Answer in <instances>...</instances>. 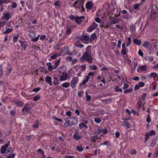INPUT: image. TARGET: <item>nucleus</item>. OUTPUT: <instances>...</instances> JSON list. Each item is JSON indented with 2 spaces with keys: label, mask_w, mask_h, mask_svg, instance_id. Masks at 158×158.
Instances as JSON below:
<instances>
[{
  "label": "nucleus",
  "mask_w": 158,
  "mask_h": 158,
  "mask_svg": "<svg viewBox=\"0 0 158 158\" xmlns=\"http://www.w3.org/2000/svg\"><path fill=\"white\" fill-rule=\"evenodd\" d=\"M158 17V9L156 5H153L152 6L150 18L152 20H155Z\"/></svg>",
  "instance_id": "1"
},
{
  "label": "nucleus",
  "mask_w": 158,
  "mask_h": 158,
  "mask_svg": "<svg viewBox=\"0 0 158 158\" xmlns=\"http://www.w3.org/2000/svg\"><path fill=\"white\" fill-rule=\"evenodd\" d=\"M156 43H149L148 41H146L144 42L143 46L144 47L148 48V45H149L150 50L151 51L154 52L156 50Z\"/></svg>",
  "instance_id": "2"
},
{
  "label": "nucleus",
  "mask_w": 158,
  "mask_h": 158,
  "mask_svg": "<svg viewBox=\"0 0 158 158\" xmlns=\"http://www.w3.org/2000/svg\"><path fill=\"white\" fill-rule=\"evenodd\" d=\"M84 3V0H76L73 4L75 9L77 8L84 10L85 9L83 7Z\"/></svg>",
  "instance_id": "3"
},
{
  "label": "nucleus",
  "mask_w": 158,
  "mask_h": 158,
  "mask_svg": "<svg viewBox=\"0 0 158 158\" xmlns=\"http://www.w3.org/2000/svg\"><path fill=\"white\" fill-rule=\"evenodd\" d=\"M83 58V60H87L88 63H91L92 60V58L90 55H89L88 52H85L84 53L82 57L81 58Z\"/></svg>",
  "instance_id": "4"
},
{
  "label": "nucleus",
  "mask_w": 158,
  "mask_h": 158,
  "mask_svg": "<svg viewBox=\"0 0 158 158\" xmlns=\"http://www.w3.org/2000/svg\"><path fill=\"white\" fill-rule=\"evenodd\" d=\"M77 38L82 41L84 43L86 44H88V42L89 40V37L86 35H82L79 36Z\"/></svg>",
  "instance_id": "5"
},
{
  "label": "nucleus",
  "mask_w": 158,
  "mask_h": 158,
  "mask_svg": "<svg viewBox=\"0 0 158 158\" xmlns=\"http://www.w3.org/2000/svg\"><path fill=\"white\" fill-rule=\"evenodd\" d=\"M98 26V25L95 22H93L87 29L86 31L89 32H91L92 31L95 29Z\"/></svg>",
  "instance_id": "6"
},
{
  "label": "nucleus",
  "mask_w": 158,
  "mask_h": 158,
  "mask_svg": "<svg viewBox=\"0 0 158 158\" xmlns=\"http://www.w3.org/2000/svg\"><path fill=\"white\" fill-rule=\"evenodd\" d=\"M27 106V105L24 106L22 109V111L23 112V113L24 115H26V114H25V111H26L28 114L29 113L31 114L32 113L31 108L28 107Z\"/></svg>",
  "instance_id": "7"
},
{
  "label": "nucleus",
  "mask_w": 158,
  "mask_h": 158,
  "mask_svg": "<svg viewBox=\"0 0 158 158\" xmlns=\"http://www.w3.org/2000/svg\"><path fill=\"white\" fill-rule=\"evenodd\" d=\"M78 78L77 77L74 78L72 80L71 82V86L73 89H74L77 85L78 80Z\"/></svg>",
  "instance_id": "8"
},
{
  "label": "nucleus",
  "mask_w": 158,
  "mask_h": 158,
  "mask_svg": "<svg viewBox=\"0 0 158 158\" xmlns=\"http://www.w3.org/2000/svg\"><path fill=\"white\" fill-rule=\"evenodd\" d=\"M69 119V120L70 123L71 124L70 125V127L72 125H75L77 124L78 123V120L77 118H68L66 120H68Z\"/></svg>",
  "instance_id": "9"
},
{
  "label": "nucleus",
  "mask_w": 158,
  "mask_h": 158,
  "mask_svg": "<svg viewBox=\"0 0 158 158\" xmlns=\"http://www.w3.org/2000/svg\"><path fill=\"white\" fill-rule=\"evenodd\" d=\"M85 19V17L84 16L80 17L76 16V18L75 21L78 24H80L84 21L83 20Z\"/></svg>",
  "instance_id": "10"
},
{
  "label": "nucleus",
  "mask_w": 158,
  "mask_h": 158,
  "mask_svg": "<svg viewBox=\"0 0 158 158\" xmlns=\"http://www.w3.org/2000/svg\"><path fill=\"white\" fill-rule=\"evenodd\" d=\"M10 141H9L7 143L5 144L4 145L1 147V152L2 154L5 153L7 148L10 145Z\"/></svg>",
  "instance_id": "11"
},
{
  "label": "nucleus",
  "mask_w": 158,
  "mask_h": 158,
  "mask_svg": "<svg viewBox=\"0 0 158 158\" xmlns=\"http://www.w3.org/2000/svg\"><path fill=\"white\" fill-rule=\"evenodd\" d=\"M68 74L66 72H64L62 73V75L60 77V80L61 81H65L67 79Z\"/></svg>",
  "instance_id": "12"
},
{
  "label": "nucleus",
  "mask_w": 158,
  "mask_h": 158,
  "mask_svg": "<svg viewBox=\"0 0 158 158\" xmlns=\"http://www.w3.org/2000/svg\"><path fill=\"white\" fill-rule=\"evenodd\" d=\"M46 65L48 67V69L49 71H51L53 70L56 69V67L55 66H52L51 62L47 63Z\"/></svg>",
  "instance_id": "13"
},
{
  "label": "nucleus",
  "mask_w": 158,
  "mask_h": 158,
  "mask_svg": "<svg viewBox=\"0 0 158 158\" xmlns=\"http://www.w3.org/2000/svg\"><path fill=\"white\" fill-rule=\"evenodd\" d=\"M97 134H100L102 133H103L105 134L107 133V131L106 129H101L99 128L98 131L96 132Z\"/></svg>",
  "instance_id": "14"
},
{
  "label": "nucleus",
  "mask_w": 158,
  "mask_h": 158,
  "mask_svg": "<svg viewBox=\"0 0 158 158\" xmlns=\"http://www.w3.org/2000/svg\"><path fill=\"white\" fill-rule=\"evenodd\" d=\"M45 82L51 86L52 85V78L49 76H47L45 79Z\"/></svg>",
  "instance_id": "15"
},
{
  "label": "nucleus",
  "mask_w": 158,
  "mask_h": 158,
  "mask_svg": "<svg viewBox=\"0 0 158 158\" xmlns=\"http://www.w3.org/2000/svg\"><path fill=\"white\" fill-rule=\"evenodd\" d=\"M13 150L12 148L11 147H9L8 148L5 155L8 156L7 155H9L8 154H11L13 153Z\"/></svg>",
  "instance_id": "16"
},
{
  "label": "nucleus",
  "mask_w": 158,
  "mask_h": 158,
  "mask_svg": "<svg viewBox=\"0 0 158 158\" xmlns=\"http://www.w3.org/2000/svg\"><path fill=\"white\" fill-rule=\"evenodd\" d=\"M119 20L115 17L112 18L110 21V24H113L116 23L118 22Z\"/></svg>",
  "instance_id": "17"
},
{
  "label": "nucleus",
  "mask_w": 158,
  "mask_h": 158,
  "mask_svg": "<svg viewBox=\"0 0 158 158\" xmlns=\"http://www.w3.org/2000/svg\"><path fill=\"white\" fill-rule=\"evenodd\" d=\"M10 15L9 13L5 14L4 15L3 18L4 19L8 20L10 18Z\"/></svg>",
  "instance_id": "18"
},
{
  "label": "nucleus",
  "mask_w": 158,
  "mask_h": 158,
  "mask_svg": "<svg viewBox=\"0 0 158 158\" xmlns=\"http://www.w3.org/2000/svg\"><path fill=\"white\" fill-rule=\"evenodd\" d=\"M133 42L135 44L140 45L141 44V41L140 40L135 39L133 40Z\"/></svg>",
  "instance_id": "19"
},
{
  "label": "nucleus",
  "mask_w": 158,
  "mask_h": 158,
  "mask_svg": "<svg viewBox=\"0 0 158 158\" xmlns=\"http://www.w3.org/2000/svg\"><path fill=\"white\" fill-rule=\"evenodd\" d=\"M97 34L95 33H94L91 35L90 38H89V40L90 42L92 41L95 39L97 38Z\"/></svg>",
  "instance_id": "20"
},
{
  "label": "nucleus",
  "mask_w": 158,
  "mask_h": 158,
  "mask_svg": "<svg viewBox=\"0 0 158 158\" xmlns=\"http://www.w3.org/2000/svg\"><path fill=\"white\" fill-rule=\"evenodd\" d=\"M54 80L53 81V84L54 85H58L59 84L58 80L56 77H54L53 78Z\"/></svg>",
  "instance_id": "21"
},
{
  "label": "nucleus",
  "mask_w": 158,
  "mask_h": 158,
  "mask_svg": "<svg viewBox=\"0 0 158 158\" xmlns=\"http://www.w3.org/2000/svg\"><path fill=\"white\" fill-rule=\"evenodd\" d=\"M13 30V27L11 26V28H8L3 32L4 34H6L11 32Z\"/></svg>",
  "instance_id": "22"
},
{
  "label": "nucleus",
  "mask_w": 158,
  "mask_h": 158,
  "mask_svg": "<svg viewBox=\"0 0 158 158\" xmlns=\"http://www.w3.org/2000/svg\"><path fill=\"white\" fill-rule=\"evenodd\" d=\"M93 4L92 2L89 1L87 2L85 5V7L87 9H90L92 6Z\"/></svg>",
  "instance_id": "23"
},
{
  "label": "nucleus",
  "mask_w": 158,
  "mask_h": 158,
  "mask_svg": "<svg viewBox=\"0 0 158 158\" xmlns=\"http://www.w3.org/2000/svg\"><path fill=\"white\" fill-rule=\"evenodd\" d=\"M128 51V50L126 48H123L121 51V53L123 55H125L126 54Z\"/></svg>",
  "instance_id": "24"
},
{
  "label": "nucleus",
  "mask_w": 158,
  "mask_h": 158,
  "mask_svg": "<svg viewBox=\"0 0 158 158\" xmlns=\"http://www.w3.org/2000/svg\"><path fill=\"white\" fill-rule=\"evenodd\" d=\"M141 5L140 3L139 4H135L134 5V9L137 10H139L140 9V6Z\"/></svg>",
  "instance_id": "25"
},
{
  "label": "nucleus",
  "mask_w": 158,
  "mask_h": 158,
  "mask_svg": "<svg viewBox=\"0 0 158 158\" xmlns=\"http://www.w3.org/2000/svg\"><path fill=\"white\" fill-rule=\"evenodd\" d=\"M40 123V122L38 120H36L35 121V123H34L33 125H32V127L35 128H37L39 127V123Z\"/></svg>",
  "instance_id": "26"
},
{
  "label": "nucleus",
  "mask_w": 158,
  "mask_h": 158,
  "mask_svg": "<svg viewBox=\"0 0 158 158\" xmlns=\"http://www.w3.org/2000/svg\"><path fill=\"white\" fill-rule=\"evenodd\" d=\"M79 126L81 129L83 127H85L86 128H87L88 127L87 126L83 123H81L79 125Z\"/></svg>",
  "instance_id": "27"
},
{
  "label": "nucleus",
  "mask_w": 158,
  "mask_h": 158,
  "mask_svg": "<svg viewBox=\"0 0 158 158\" xmlns=\"http://www.w3.org/2000/svg\"><path fill=\"white\" fill-rule=\"evenodd\" d=\"M85 94L86 98V102H87L88 101H90L91 99V97L90 96L88 95V92H87V91H86Z\"/></svg>",
  "instance_id": "28"
},
{
  "label": "nucleus",
  "mask_w": 158,
  "mask_h": 158,
  "mask_svg": "<svg viewBox=\"0 0 158 158\" xmlns=\"http://www.w3.org/2000/svg\"><path fill=\"white\" fill-rule=\"evenodd\" d=\"M114 90L115 92H122V89L121 88H119V87L116 85L114 87Z\"/></svg>",
  "instance_id": "29"
},
{
  "label": "nucleus",
  "mask_w": 158,
  "mask_h": 158,
  "mask_svg": "<svg viewBox=\"0 0 158 158\" xmlns=\"http://www.w3.org/2000/svg\"><path fill=\"white\" fill-rule=\"evenodd\" d=\"M126 118H124L123 119V120H124L123 123L125 125L127 126V128H129L130 127L129 124V123L126 120Z\"/></svg>",
  "instance_id": "30"
},
{
  "label": "nucleus",
  "mask_w": 158,
  "mask_h": 158,
  "mask_svg": "<svg viewBox=\"0 0 158 158\" xmlns=\"http://www.w3.org/2000/svg\"><path fill=\"white\" fill-rule=\"evenodd\" d=\"M70 85V83L68 82H65L62 84V86L64 88H68L69 86Z\"/></svg>",
  "instance_id": "31"
},
{
  "label": "nucleus",
  "mask_w": 158,
  "mask_h": 158,
  "mask_svg": "<svg viewBox=\"0 0 158 158\" xmlns=\"http://www.w3.org/2000/svg\"><path fill=\"white\" fill-rule=\"evenodd\" d=\"M76 149L79 152H81L83 151V150L82 145L77 146L76 147Z\"/></svg>",
  "instance_id": "32"
},
{
  "label": "nucleus",
  "mask_w": 158,
  "mask_h": 158,
  "mask_svg": "<svg viewBox=\"0 0 158 158\" xmlns=\"http://www.w3.org/2000/svg\"><path fill=\"white\" fill-rule=\"evenodd\" d=\"M142 101L141 98H140V100L139 102L137 104L138 108H140L142 107Z\"/></svg>",
  "instance_id": "33"
},
{
  "label": "nucleus",
  "mask_w": 158,
  "mask_h": 158,
  "mask_svg": "<svg viewBox=\"0 0 158 158\" xmlns=\"http://www.w3.org/2000/svg\"><path fill=\"white\" fill-rule=\"evenodd\" d=\"M94 121L96 123H99L101 122V118H94Z\"/></svg>",
  "instance_id": "34"
},
{
  "label": "nucleus",
  "mask_w": 158,
  "mask_h": 158,
  "mask_svg": "<svg viewBox=\"0 0 158 158\" xmlns=\"http://www.w3.org/2000/svg\"><path fill=\"white\" fill-rule=\"evenodd\" d=\"M11 0H0V3H8L11 2Z\"/></svg>",
  "instance_id": "35"
},
{
  "label": "nucleus",
  "mask_w": 158,
  "mask_h": 158,
  "mask_svg": "<svg viewBox=\"0 0 158 158\" xmlns=\"http://www.w3.org/2000/svg\"><path fill=\"white\" fill-rule=\"evenodd\" d=\"M69 123L70 122L68 120H67L64 124V127H66L69 126L70 125Z\"/></svg>",
  "instance_id": "36"
},
{
  "label": "nucleus",
  "mask_w": 158,
  "mask_h": 158,
  "mask_svg": "<svg viewBox=\"0 0 158 158\" xmlns=\"http://www.w3.org/2000/svg\"><path fill=\"white\" fill-rule=\"evenodd\" d=\"M157 140V139L156 138H154L153 139V140H152V142L151 143V147H152L154 146V145H155V143H156Z\"/></svg>",
  "instance_id": "37"
},
{
  "label": "nucleus",
  "mask_w": 158,
  "mask_h": 158,
  "mask_svg": "<svg viewBox=\"0 0 158 158\" xmlns=\"http://www.w3.org/2000/svg\"><path fill=\"white\" fill-rule=\"evenodd\" d=\"M145 135L146 136V137L145 138V142H146L148 140V139H149V136H150L149 135V132H147L145 134Z\"/></svg>",
  "instance_id": "38"
},
{
  "label": "nucleus",
  "mask_w": 158,
  "mask_h": 158,
  "mask_svg": "<svg viewBox=\"0 0 158 158\" xmlns=\"http://www.w3.org/2000/svg\"><path fill=\"white\" fill-rule=\"evenodd\" d=\"M73 138L76 140H78L81 138V136H80L78 135V134H74L73 135Z\"/></svg>",
  "instance_id": "39"
},
{
  "label": "nucleus",
  "mask_w": 158,
  "mask_h": 158,
  "mask_svg": "<svg viewBox=\"0 0 158 158\" xmlns=\"http://www.w3.org/2000/svg\"><path fill=\"white\" fill-rule=\"evenodd\" d=\"M41 97L40 95H37L35 96L33 98L34 101H36L38 100Z\"/></svg>",
  "instance_id": "40"
},
{
  "label": "nucleus",
  "mask_w": 158,
  "mask_h": 158,
  "mask_svg": "<svg viewBox=\"0 0 158 158\" xmlns=\"http://www.w3.org/2000/svg\"><path fill=\"white\" fill-rule=\"evenodd\" d=\"M60 61V59H58L57 60H56L55 61V65H54V66L55 67H56V69L57 68V67L58 66V65L59 64Z\"/></svg>",
  "instance_id": "41"
},
{
  "label": "nucleus",
  "mask_w": 158,
  "mask_h": 158,
  "mask_svg": "<svg viewBox=\"0 0 158 158\" xmlns=\"http://www.w3.org/2000/svg\"><path fill=\"white\" fill-rule=\"evenodd\" d=\"M57 56V55L56 54H54L52 56H51V59H49V61H51L52 60H54L56 59Z\"/></svg>",
  "instance_id": "42"
},
{
  "label": "nucleus",
  "mask_w": 158,
  "mask_h": 158,
  "mask_svg": "<svg viewBox=\"0 0 158 158\" xmlns=\"http://www.w3.org/2000/svg\"><path fill=\"white\" fill-rule=\"evenodd\" d=\"M8 155H7L8 156H7L6 158H14L15 154V153H14L12 154H8Z\"/></svg>",
  "instance_id": "43"
},
{
  "label": "nucleus",
  "mask_w": 158,
  "mask_h": 158,
  "mask_svg": "<svg viewBox=\"0 0 158 158\" xmlns=\"http://www.w3.org/2000/svg\"><path fill=\"white\" fill-rule=\"evenodd\" d=\"M157 74L155 73H152L150 74V77H155L157 76Z\"/></svg>",
  "instance_id": "44"
},
{
  "label": "nucleus",
  "mask_w": 158,
  "mask_h": 158,
  "mask_svg": "<svg viewBox=\"0 0 158 158\" xmlns=\"http://www.w3.org/2000/svg\"><path fill=\"white\" fill-rule=\"evenodd\" d=\"M149 132V135L150 136H152L153 135H154L156 134V132L155 131L153 130H151Z\"/></svg>",
  "instance_id": "45"
},
{
  "label": "nucleus",
  "mask_w": 158,
  "mask_h": 158,
  "mask_svg": "<svg viewBox=\"0 0 158 158\" xmlns=\"http://www.w3.org/2000/svg\"><path fill=\"white\" fill-rule=\"evenodd\" d=\"M132 90V89L131 88L125 90L124 91V93L125 94H127L131 92Z\"/></svg>",
  "instance_id": "46"
},
{
  "label": "nucleus",
  "mask_w": 158,
  "mask_h": 158,
  "mask_svg": "<svg viewBox=\"0 0 158 158\" xmlns=\"http://www.w3.org/2000/svg\"><path fill=\"white\" fill-rule=\"evenodd\" d=\"M25 41H23V43H22L21 44V46L22 47H23V49L24 50H25L27 48V46L25 44H24Z\"/></svg>",
  "instance_id": "47"
},
{
  "label": "nucleus",
  "mask_w": 158,
  "mask_h": 158,
  "mask_svg": "<svg viewBox=\"0 0 158 158\" xmlns=\"http://www.w3.org/2000/svg\"><path fill=\"white\" fill-rule=\"evenodd\" d=\"M110 4H108L107 5V7H106V10L107 12H111L110 11V10H109V9L110 8Z\"/></svg>",
  "instance_id": "48"
},
{
  "label": "nucleus",
  "mask_w": 158,
  "mask_h": 158,
  "mask_svg": "<svg viewBox=\"0 0 158 158\" xmlns=\"http://www.w3.org/2000/svg\"><path fill=\"white\" fill-rule=\"evenodd\" d=\"M2 68L1 65H0V78L2 76L3 70Z\"/></svg>",
  "instance_id": "49"
},
{
  "label": "nucleus",
  "mask_w": 158,
  "mask_h": 158,
  "mask_svg": "<svg viewBox=\"0 0 158 158\" xmlns=\"http://www.w3.org/2000/svg\"><path fill=\"white\" fill-rule=\"evenodd\" d=\"M146 121L148 123H149L151 121V119L149 114H148L146 118Z\"/></svg>",
  "instance_id": "50"
},
{
  "label": "nucleus",
  "mask_w": 158,
  "mask_h": 158,
  "mask_svg": "<svg viewBox=\"0 0 158 158\" xmlns=\"http://www.w3.org/2000/svg\"><path fill=\"white\" fill-rule=\"evenodd\" d=\"M16 105L17 106H22V105L23 104V102L22 101H19L18 102L16 103Z\"/></svg>",
  "instance_id": "51"
},
{
  "label": "nucleus",
  "mask_w": 158,
  "mask_h": 158,
  "mask_svg": "<svg viewBox=\"0 0 158 158\" xmlns=\"http://www.w3.org/2000/svg\"><path fill=\"white\" fill-rule=\"evenodd\" d=\"M127 39L129 41H128V43L127 44V46L128 47L129 45L131 44V38L130 37L128 38Z\"/></svg>",
  "instance_id": "52"
},
{
  "label": "nucleus",
  "mask_w": 158,
  "mask_h": 158,
  "mask_svg": "<svg viewBox=\"0 0 158 158\" xmlns=\"http://www.w3.org/2000/svg\"><path fill=\"white\" fill-rule=\"evenodd\" d=\"M69 18L72 20L74 19L76 20V17H74L73 15H71L69 16Z\"/></svg>",
  "instance_id": "53"
},
{
  "label": "nucleus",
  "mask_w": 158,
  "mask_h": 158,
  "mask_svg": "<svg viewBox=\"0 0 158 158\" xmlns=\"http://www.w3.org/2000/svg\"><path fill=\"white\" fill-rule=\"evenodd\" d=\"M40 89V87H37L35 88L34 89L32 90L33 92H38Z\"/></svg>",
  "instance_id": "54"
},
{
  "label": "nucleus",
  "mask_w": 158,
  "mask_h": 158,
  "mask_svg": "<svg viewBox=\"0 0 158 158\" xmlns=\"http://www.w3.org/2000/svg\"><path fill=\"white\" fill-rule=\"evenodd\" d=\"M140 69L142 71H144L146 70L147 67L145 65H143L140 67Z\"/></svg>",
  "instance_id": "55"
},
{
  "label": "nucleus",
  "mask_w": 158,
  "mask_h": 158,
  "mask_svg": "<svg viewBox=\"0 0 158 158\" xmlns=\"http://www.w3.org/2000/svg\"><path fill=\"white\" fill-rule=\"evenodd\" d=\"M18 39V36H15L13 37V40L14 42H16L17 41Z\"/></svg>",
  "instance_id": "56"
},
{
  "label": "nucleus",
  "mask_w": 158,
  "mask_h": 158,
  "mask_svg": "<svg viewBox=\"0 0 158 158\" xmlns=\"http://www.w3.org/2000/svg\"><path fill=\"white\" fill-rule=\"evenodd\" d=\"M37 152H39L40 154H42L43 156H44V152L41 149H39L37 150Z\"/></svg>",
  "instance_id": "57"
},
{
  "label": "nucleus",
  "mask_w": 158,
  "mask_h": 158,
  "mask_svg": "<svg viewBox=\"0 0 158 158\" xmlns=\"http://www.w3.org/2000/svg\"><path fill=\"white\" fill-rule=\"evenodd\" d=\"M139 86L140 87H143L144 86L145 84L144 82H140L139 83Z\"/></svg>",
  "instance_id": "58"
},
{
  "label": "nucleus",
  "mask_w": 158,
  "mask_h": 158,
  "mask_svg": "<svg viewBox=\"0 0 158 158\" xmlns=\"http://www.w3.org/2000/svg\"><path fill=\"white\" fill-rule=\"evenodd\" d=\"M97 139V138L95 136L92 137L91 139V141L95 142L96 141Z\"/></svg>",
  "instance_id": "59"
},
{
  "label": "nucleus",
  "mask_w": 158,
  "mask_h": 158,
  "mask_svg": "<svg viewBox=\"0 0 158 158\" xmlns=\"http://www.w3.org/2000/svg\"><path fill=\"white\" fill-rule=\"evenodd\" d=\"M128 86L129 85L128 84L124 82V85L123 86V89H126L128 88Z\"/></svg>",
  "instance_id": "60"
},
{
  "label": "nucleus",
  "mask_w": 158,
  "mask_h": 158,
  "mask_svg": "<svg viewBox=\"0 0 158 158\" xmlns=\"http://www.w3.org/2000/svg\"><path fill=\"white\" fill-rule=\"evenodd\" d=\"M60 2L59 1L55 2L54 4V6H59Z\"/></svg>",
  "instance_id": "61"
},
{
  "label": "nucleus",
  "mask_w": 158,
  "mask_h": 158,
  "mask_svg": "<svg viewBox=\"0 0 158 158\" xmlns=\"http://www.w3.org/2000/svg\"><path fill=\"white\" fill-rule=\"evenodd\" d=\"M122 41L120 39H119L118 40V44L117 45V47L118 48H119L120 47V45Z\"/></svg>",
  "instance_id": "62"
},
{
  "label": "nucleus",
  "mask_w": 158,
  "mask_h": 158,
  "mask_svg": "<svg viewBox=\"0 0 158 158\" xmlns=\"http://www.w3.org/2000/svg\"><path fill=\"white\" fill-rule=\"evenodd\" d=\"M17 6V5L16 3H15V2H13L12 4L11 7L12 8H15Z\"/></svg>",
  "instance_id": "63"
},
{
  "label": "nucleus",
  "mask_w": 158,
  "mask_h": 158,
  "mask_svg": "<svg viewBox=\"0 0 158 158\" xmlns=\"http://www.w3.org/2000/svg\"><path fill=\"white\" fill-rule=\"evenodd\" d=\"M90 69L92 70H95L97 69V66L95 65H93L90 68Z\"/></svg>",
  "instance_id": "64"
}]
</instances>
